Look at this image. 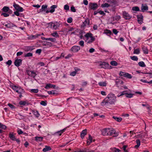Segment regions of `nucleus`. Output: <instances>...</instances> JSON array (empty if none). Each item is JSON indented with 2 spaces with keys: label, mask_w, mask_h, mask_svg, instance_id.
Segmentation results:
<instances>
[{
  "label": "nucleus",
  "mask_w": 152,
  "mask_h": 152,
  "mask_svg": "<svg viewBox=\"0 0 152 152\" xmlns=\"http://www.w3.org/2000/svg\"><path fill=\"white\" fill-rule=\"evenodd\" d=\"M116 99V97L112 94H108L107 97L105 98L102 103V105H105L108 103L110 104H114Z\"/></svg>",
  "instance_id": "nucleus-1"
},
{
  "label": "nucleus",
  "mask_w": 152,
  "mask_h": 152,
  "mask_svg": "<svg viewBox=\"0 0 152 152\" xmlns=\"http://www.w3.org/2000/svg\"><path fill=\"white\" fill-rule=\"evenodd\" d=\"M102 133L104 135L112 136L113 137H116L118 135V133L116 132L115 130L113 128L104 129Z\"/></svg>",
  "instance_id": "nucleus-2"
},
{
  "label": "nucleus",
  "mask_w": 152,
  "mask_h": 152,
  "mask_svg": "<svg viewBox=\"0 0 152 152\" xmlns=\"http://www.w3.org/2000/svg\"><path fill=\"white\" fill-rule=\"evenodd\" d=\"M12 88L14 90L19 94H21L23 92V89L15 86H12Z\"/></svg>",
  "instance_id": "nucleus-3"
},
{
  "label": "nucleus",
  "mask_w": 152,
  "mask_h": 152,
  "mask_svg": "<svg viewBox=\"0 0 152 152\" xmlns=\"http://www.w3.org/2000/svg\"><path fill=\"white\" fill-rule=\"evenodd\" d=\"M119 75L121 76H123L124 77H126L129 79H131L132 78L131 75L128 73H126L121 71L120 72Z\"/></svg>",
  "instance_id": "nucleus-4"
},
{
  "label": "nucleus",
  "mask_w": 152,
  "mask_h": 152,
  "mask_svg": "<svg viewBox=\"0 0 152 152\" xmlns=\"http://www.w3.org/2000/svg\"><path fill=\"white\" fill-rule=\"evenodd\" d=\"M99 66L101 68L106 69L108 68L109 64L106 62H103L100 63Z\"/></svg>",
  "instance_id": "nucleus-5"
},
{
  "label": "nucleus",
  "mask_w": 152,
  "mask_h": 152,
  "mask_svg": "<svg viewBox=\"0 0 152 152\" xmlns=\"http://www.w3.org/2000/svg\"><path fill=\"white\" fill-rule=\"evenodd\" d=\"M26 72L27 74L28 75L34 78L37 75L36 73L34 71H31L29 70H27Z\"/></svg>",
  "instance_id": "nucleus-6"
},
{
  "label": "nucleus",
  "mask_w": 152,
  "mask_h": 152,
  "mask_svg": "<svg viewBox=\"0 0 152 152\" xmlns=\"http://www.w3.org/2000/svg\"><path fill=\"white\" fill-rule=\"evenodd\" d=\"M13 6L15 9L18 11L22 12L23 10L22 7H20L19 5L15 3H14Z\"/></svg>",
  "instance_id": "nucleus-7"
},
{
  "label": "nucleus",
  "mask_w": 152,
  "mask_h": 152,
  "mask_svg": "<svg viewBox=\"0 0 152 152\" xmlns=\"http://www.w3.org/2000/svg\"><path fill=\"white\" fill-rule=\"evenodd\" d=\"M80 49V48L79 46H75L72 47L70 50L73 52H77Z\"/></svg>",
  "instance_id": "nucleus-8"
},
{
  "label": "nucleus",
  "mask_w": 152,
  "mask_h": 152,
  "mask_svg": "<svg viewBox=\"0 0 152 152\" xmlns=\"http://www.w3.org/2000/svg\"><path fill=\"white\" fill-rule=\"evenodd\" d=\"M22 60L21 59H16L15 60L14 64L16 66H19L22 64Z\"/></svg>",
  "instance_id": "nucleus-9"
},
{
  "label": "nucleus",
  "mask_w": 152,
  "mask_h": 152,
  "mask_svg": "<svg viewBox=\"0 0 152 152\" xmlns=\"http://www.w3.org/2000/svg\"><path fill=\"white\" fill-rule=\"evenodd\" d=\"M137 18L138 23L140 24H141L142 23L143 20V16L142 15H138L137 16Z\"/></svg>",
  "instance_id": "nucleus-10"
},
{
  "label": "nucleus",
  "mask_w": 152,
  "mask_h": 152,
  "mask_svg": "<svg viewBox=\"0 0 152 152\" xmlns=\"http://www.w3.org/2000/svg\"><path fill=\"white\" fill-rule=\"evenodd\" d=\"M89 5L90 8L91 9L95 10L97 8V4L96 3H90Z\"/></svg>",
  "instance_id": "nucleus-11"
},
{
  "label": "nucleus",
  "mask_w": 152,
  "mask_h": 152,
  "mask_svg": "<svg viewBox=\"0 0 152 152\" xmlns=\"http://www.w3.org/2000/svg\"><path fill=\"white\" fill-rule=\"evenodd\" d=\"M123 15L124 18L126 19H129L131 18V16L128 13L125 11L123 12Z\"/></svg>",
  "instance_id": "nucleus-12"
},
{
  "label": "nucleus",
  "mask_w": 152,
  "mask_h": 152,
  "mask_svg": "<svg viewBox=\"0 0 152 152\" xmlns=\"http://www.w3.org/2000/svg\"><path fill=\"white\" fill-rule=\"evenodd\" d=\"M75 71L71 72L70 74V75L72 76H74L76 74L77 72L80 70L79 69L77 68L76 67L75 68Z\"/></svg>",
  "instance_id": "nucleus-13"
},
{
  "label": "nucleus",
  "mask_w": 152,
  "mask_h": 152,
  "mask_svg": "<svg viewBox=\"0 0 152 152\" xmlns=\"http://www.w3.org/2000/svg\"><path fill=\"white\" fill-rule=\"evenodd\" d=\"M9 137L12 140L14 141L16 140L15 136L12 132H10L9 134Z\"/></svg>",
  "instance_id": "nucleus-14"
},
{
  "label": "nucleus",
  "mask_w": 152,
  "mask_h": 152,
  "mask_svg": "<svg viewBox=\"0 0 152 152\" xmlns=\"http://www.w3.org/2000/svg\"><path fill=\"white\" fill-rule=\"evenodd\" d=\"M43 46H46L47 47H50L52 46V44L51 43L48 42H44L43 44Z\"/></svg>",
  "instance_id": "nucleus-15"
},
{
  "label": "nucleus",
  "mask_w": 152,
  "mask_h": 152,
  "mask_svg": "<svg viewBox=\"0 0 152 152\" xmlns=\"http://www.w3.org/2000/svg\"><path fill=\"white\" fill-rule=\"evenodd\" d=\"M141 11L144 12L145 10H148V7L147 6H144L143 4L142 5L141 7Z\"/></svg>",
  "instance_id": "nucleus-16"
},
{
  "label": "nucleus",
  "mask_w": 152,
  "mask_h": 152,
  "mask_svg": "<svg viewBox=\"0 0 152 152\" xmlns=\"http://www.w3.org/2000/svg\"><path fill=\"white\" fill-rule=\"evenodd\" d=\"M51 150V148L50 146L48 145H45V148L43 149L42 151L43 152H46L50 150Z\"/></svg>",
  "instance_id": "nucleus-17"
},
{
  "label": "nucleus",
  "mask_w": 152,
  "mask_h": 152,
  "mask_svg": "<svg viewBox=\"0 0 152 152\" xmlns=\"http://www.w3.org/2000/svg\"><path fill=\"white\" fill-rule=\"evenodd\" d=\"M56 86L54 85H53L50 84H47L46 85L45 87V88L47 89L49 88H55L56 87Z\"/></svg>",
  "instance_id": "nucleus-18"
},
{
  "label": "nucleus",
  "mask_w": 152,
  "mask_h": 152,
  "mask_svg": "<svg viewBox=\"0 0 152 152\" xmlns=\"http://www.w3.org/2000/svg\"><path fill=\"white\" fill-rule=\"evenodd\" d=\"M92 138L90 135H89V137L87 140V143L88 145H89L92 142Z\"/></svg>",
  "instance_id": "nucleus-19"
},
{
  "label": "nucleus",
  "mask_w": 152,
  "mask_h": 152,
  "mask_svg": "<svg viewBox=\"0 0 152 152\" xmlns=\"http://www.w3.org/2000/svg\"><path fill=\"white\" fill-rule=\"evenodd\" d=\"M57 7V6L56 5H53L50 8L51 10H50V12L51 13H53L55 11V9Z\"/></svg>",
  "instance_id": "nucleus-20"
},
{
  "label": "nucleus",
  "mask_w": 152,
  "mask_h": 152,
  "mask_svg": "<svg viewBox=\"0 0 152 152\" xmlns=\"http://www.w3.org/2000/svg\"><path fill=\"white\" fill-rule=\"evenodd\" d=\"M142 49L145 54H148V50L146 47L145 46H143L142 47Z\"/></svg>",
  "instance_id": "nucleus-21"
},
{
  "label": "nucleus",
  "mask_w": 152,
  "mask_h": 152,
  "mask_svg": "<svg viewBox=\"0 0 152 152\" xmlns=\"http://www.w3.org/2000/svg\"><path fill=\"white\" fill-rule=\"evenodd\" d=\"M136 143L137 144V145H135L134 146V148H138L140 145V141L139 140H136Z\"/></svg>",
  "instance_id": "nucleus-22"
},
{
  "label": "nucleus",
  "mask_w": 152,
  "mask_h": 152,
  "mask_svg": "<svg viewBox=\"0 0 152 152\" xmlns=\"http://www.w3.org/2000/svg\"><path fill=\"white\" fill-rule=\"evenodd\" d=\"M17 117L19 119H24L25 118V116L23 115H22L20 114H18L17 115Z\"/></svg>",
  "instance_id": "nucleus-23"
},
{
  "label": "nucleus",
  "mask_w": 152,
  "mask_h": 152,
  "mask_svg": "<svg viewBox=\"0 0 152 152\" xmlns=\"http://www.w3.org/2000/svg\"><path fill=\"white\" fill-rule=\"evenodd\" d=\"M5 26L8 28H11L12 27L15 26V25L13 24L8 23L5 25Z\"/></svg>",
  "instance_id": "nucleus-24"
},
{
  "label": "nucleus",
  "mask_w": 152,
  "mask_h": 152,
  "mask_svg": "<svg viewBox=\"0 0 152 152\" xmlns=\"http://www.w3.org/2000/svg\"><path fill=\"white\" fill-rule=\"evenodd\" d=\"M98 84L102 86H106L107 85V83L106 82H100Z\"/></svg>",
  "instance_id": "nucleus-25"
},
{
  "label": "nucleus",
  "mask_w": 152,
  "mask_h": 152,
  "mask_svg": "<svg viewBox=\"0 0 152 152\" xmlns=\"http://www.w3.org/2000/svg\"><path fill=\"white\" fill-rule=\"evenodd\" d=\"M43 137H35V140L37 141H42Z\"/></svg>",
  "instance_id": "nucleus-26"
},
{
  "label": "nucleus",
  "mask_w": 152,
  "mask_h": 152,
  "mask_svg": "<svg viewBox=\"0 0 152 152\" xmlns=\"http://www.w3.org/2000/svg\"><path fill=\"white\" fill-rule=\"evenodd\" d=\"M66 130V128H64L60 131L57 132L56 133L58 134L59 136H60L61 135V134Z\"/></svg>",
  "instance_id": "nucleus-27"
},
{
  "label": "nucleus",
  "mask_w": 152,
  "mask_h": 152,
  "mask_svg": "<svg viewBox=\"0 0 152 152\" xmlns=\"http://www.w3.org/2000/svg\"><path fill=\"white\" fill-rule=\"evenodd\" d=\"M113 118L118 122H121L122 120V118L121 117H117L115 116H113Z\"/></svg>",
  "instance_id": "nucleus-28"
},
{
  "label": "nucleus",
  "mask_w": 152,
  "mask_h": 152,
  "mask_svg": "<svg viewBox=\"0 0 152 152\" xmlns=\"http://www.w3.org/2000/svg\"><path fill=\"white\" fill-rule=\"evenodd\" d=\"M48 6L47 5H43L42 6V8L40 10L41 12L45 11V9H47Z\"/></svg>",
  "instance_id": "nucleus-29"
},
{
  "label": "nucleus",
  "mask_w": 152,
  "mask_h": 152,
  "mask_svg": "<svg viewBox=\"0 0 152 152\" xmlns=\"http://www.w3.org/2000/svg\"><path fill=\"white\" fill-rule=\"evenodd\" d=\"M89 20L88 19H86L85 21L83 22V26H86V24H87L88 25H89Z\"/></svg>",
  "instance_id": "nucleus-30"
},
{
  "label": "nucleus",
  "mask_w": 152,
  "mask_h": 152,
  "mask_svg": "<svg viewBox=\"0 0 152 152\" xmlns=\"http://www.w3.org/2000/svg\"><path fill=\"white\" fill-rule=\"evenodd\" d=\"M92 36V34L91 33H87L85 35V37L88 39L89 38H90V37Z\"/></svg>",
  "instance_id": "nucleus-31"
},
{
  "label": "nucleus",
  "mask_w": 152,
  "mask_h": 152,
  "mask_svg": "<svg viewBox=\"0 0 152 152\" xmlns=\"http://www.w3.org/2000/svg\"><path fill=\"white\" fill-rule=\"evenodd\" d=\"M51 35H52L53 37H59V35L56 31L51 34Z\"/></svg>",
  "instance_id": "nucleus-32"
},
{
  "label": "nucleus",
  "mask_w": 152,
  "mask_h": 152,
  "mask_svg": "<svg viewBox=\"0 0 152 152\" xmlns=\"http://www.w3.org/2000/svg\"><path fill=\"white\" fill-rule=\"evenodd\" d=\"M3 11L5 12H7L9 10V8L7 7H4L2 9Z\"/></svg>",
  "instance_id": "nucleus-33"
},
{
  "label": "nucleus",
  "mask_w": 152,
  "mask_h": 152,
  "mask_svg": "<svg viewBox=\"0 0 152 152\" xmlns=\"http://www.w3.org/2000/svg\"><path fill=\"white\" fill-rule=\"evenodd\" d=\"M139 65L141 67H144L145 66V65L143 61H140L138 63Z\"/></svg>",
  "instance_id": "nucleus-34"
},
{
  "label": "nucleus",
  "mask_w": 152,
  "mask_h": 152,
  "mask_svg": "<svg viewBox=\"0 0 152 152\" xmlns=\"http://www.w3.org/2000/svg\"><path fill=\"white\" fill-rule=\"evenodd\" d=\"M110 6V5L107 3H105L104 4H102L101 5V7H108Z\"/></svg>",
  "instance_id": "nucleus-35"
},
{
  "label": "nucleus",
  "mask_w": 152,
  "mask_h": 152,
  "mask_svg": "<svg viewBox=\"0 0 152 152\" xmlns=\"http://www.w3.org/2000/svg\"><path fill=\"white\" fill-rule=\"evenodd\" d=\"M133 53L134 54H139L140 53V50L139 48L134 49Z\"/></svg>",
  "instance_id": "nucleus-36"
},
{
  "label": "nucleus",
  "mask_w": 152,
  "mask_h": 152,
  "mask_svg": "<svg viewBox=\"0 0 152 152\" xmlns=\"http://www.w3.org/2000/svg\"><path fill=\"white\" fill-rule=\"evenodd\" d=\"M46 40L50 41L52 42H55L56 39L55 38H46Z\"/></svg>",
  "instance_id": "nucleus-37"
},
{
  "label": "nucleus",
  "mask_w": 152,
  "mask_h": 152,
  "mask_svg": "<svg viewBox=\"0 0 152 152\" xmlns=\"http://www.w3.org/2000/svg\"><path fill=\"white\" fill-rule=\"evenodd\" d=\"M110 64L114 66H116L118 65V63L115 61H112L110 63Z\"/></svg>",
  "instance_id": "nucleus-38"
},
{
  "label": "nucleus",
  "mask_w": 152,
  "mask_h": 152,
  "mask_svg": "<svg viewBox=\"0 0 152 152\" xmlns=\"http://www.w3.org/2000/svg\"><path fill=\"white\" fill-rule=\"evenodd\" d=\"M33 56V54L32 53H28L27 54H25L24 56L25 57H31Z\"/></svg>",
  "instance_id": "nucleus-39"
},
{
  "label": "nucleus",
  "mask_w": 152,
  "mask_h": 152,
  "mask_svg": "<svg viewBox=\"0 0 152 152\" xmlns=\"http://www.w3.org/2000/svg\"><path fill=\"white\" fill-rule=\"evenodd\" d=\"M33 113L34 115L37 117H38L40 115V114L37 111H34Z\"/></svg>",
  "instance_id": "nucleus-40"
},
{
  "label": "nucleus",
  "mask_w": 152,
  "mask_h": 152,
  "mask_svg": "<svg viewBox=\"0 0 152 152\" xmlns=\"http://www.w3.org/2000/svg\"><path fill=\"white\" fill-rule=\"evenodd\" d=\"M132 10L136 11H140V9L139 7H132Z\"/></svg>",
  "instance_id": "nucleus-41"
},
{
  "label": "nucleus",
  "mask_w": 152,
  "mask_h": 152,
  "mask_svg": "<svg viewBox=\"0 0 152 152\" xmlns=\"http://www.w3.org/2000/svg\"><path fill=\"white\" fill-rule=\"evenodd\" d=\"M130 58L132 60L135 61H137L138 59V58L137 56H131Z\"/></svg>",
  "instance_id": "nucleus-42"
},
{
  "label": "nucleus",
  "mask_w": 152,
  "mask_h": 152,
  "mask_svg": "<svg viewBox=\"0 0 152 152\" xmlns=\"http://www.w3.org/2000/svg\"><path fill=\"white\" fill-rule=\"evenodd\" d=\"M112 151L113 152H119L120 151V150L115 148H113L112 149Z\"/></svg>",
  "instance_id": "nucleus-43"
},
{
  "label": "nucleus",
  "mask_w": 152,
  "mask_h": 152,
  "mask_svg": "<svg viewBox=\"0 0 152 152\" xmlns=\"http://www.w3.org/2000/svg\"><path fill=\"white\" fill-rule=\"evenodd\" d=\"M133 94H131L126 93V96L127 98H131L133 96Z\"/></svg>",
  "instance_id": "nucleus-44"
},
{
  "label": "nucleus",
  "mask_w": 152,
  "mask_h": 152,
  "mask_svg": "<svg viewBox=\"0 0 152 152\" xmlns=\"http://www.w3.org/2000/svg\"><path fill=\"white\" fill-rule=\"evenodd\" d=\"M0 128L5 129L7 128V126L4 124H1V123H0Z\"/></svg>",
  "instance_id": "nucleus-45"
},
{
  "label": "nucleus",
  "mask_w": 152,
  "mask_h": 152,
  "mask_svg": "<svg viewBox=\"0 0 152 152\" xmlns=\"http://www.w3.org/2000/svg\"><path fill=\"white\" fill-rule=\"evenodd\" d=\"M58 27V26L55 25L54 23H53V25L52 27V28L55 30L57 29Z\"/></svg>",
  "instance_id": "nucleus-46"
},
{
  "label": "nucleus",
  "mask_w": 152,
  "mask_h": 152,
  "mask_svg": "<svg viewBox=\"0 0 152 152\" xmlns=\"http://www.w3.org/2000/svg\"><path fill=\"white\" fill-rule=\"evenodd\" d=\"M64 9L66 10H69V7L68 5L66 4L64 6Z\"/></svg>",
  "instance_id": "nucleus-47"
},
{
  "label": "nucleus",
  "mask_w": 152,
  "mask_h": 152,
  "mask_svg": "<svg viewBox=\"0 0 152 152\" xmlns=\"http://www.w3.org/2000/svg\"><path fill=\"white\" fill-rule=\"evenodd\" d=\"M31 91V92L34 93H37L38 92V89H32Z\"/></svg>",
  "instance_id": "nucleus-48"
},
{
  "label": "nucleus",
  "mask_w": 152,
  "mask_h": 152,
  "mask_svg": "<svg viewBox=\"0 0 152 152\" xmlns=\"http://www.w3.org/2000/svg\"><path fill=\"white\" fill-rule=\"evenodd\" d=\"M72 21V18H69L67 20V22L69 23H71Z\"/></svg>",
  "instance_id": "nucleus-49"
},
{
  "label": "nucleus",
  "mask_w": 152,
  "mask_h": 152,
  "mask_svg": "<svg viewBox=\"0 0 152 152\" xmlns=\"http://www.w3.org/2000/svg\"><path fill=\"white\" fill-rule=\"evenodd\" d=\"M127 147V145H124L123 146L122 148L123 150H124V152H128V151L126 150V148Z\"/></svg>",
  "instance_id": "nucleus-50"
},
{
  "label": "nucleus",
  "mask_w": 152,
  "mask_h": 152,
  "mask_svg": "<svg viewBox=\"0 0 152 152\" xmlns=\"http://www.w3.org/2000/svg\"><path fill=\"white\" fill-rule=\"evenodd\" d=\"M71 11L73 12H75L76 11L75 7L73 6H72L71 7Z\"/></svg>",
  "instance_id": "nucleus-51"
},
{
  "label": "nucleus",
  "mask_w": 152,
  "mask_h": 152,
  "mask_svg": "<svg viewBox=\"0 0 152 152\" xmlns=\"http://www.w3.org/2000/svg\"><path fill=\"white\" fill-rule=\"evenodd\" d=\"M26 104V102L25 101H21L20 102L19 104L21 105H25Z\"/></svg>",
  "instance_id": "nucleus-52"
},
{
  "label": "nucleus",
  "mask_w": 152,
  "mask_h": 152,
  "mask_svg": "<svg viewBox=\"0 0 152 152\" xmlns=\"http://www.w3.org/2000/svg\"><path fill=\"white\" fill-rule=\"evenodd\" d=\"M126 91H123L122 92H121V95H118V97H119V96H122L124 95H126Z\"/></svg>",
  "instance_id": "nucleus-53"
},
{
  "label": "nucleus",
  "mask_w": 152,
  "mask_h": 152,
  "mask_svg": "<svg viewBox=\"0 0 152 152\" xmlns=\"http://www.w3.org/2000/svg\"><path fill=\"white\" fill-rule=\"evenodd\" d=\"M8 106L10 107L11 109H14L15 108V107L12 104L9 103L8 104Z\"/></svg>",
  "instance_id": "nucleus-54"
},
{
  "label": "nucleus",
  "mask_w": 152,
  "mask_h": 152,
  "mask_svg": "<svg viewBox=\"0 0 152 152\" xmlns=\"http://www.w3.org/2000/svg\"><path fill=\"white\" fill-rule=\"evenodd\" d=\"M48 93L49 94H55V93L54 92V91H48Z\"/></svg>",
  "instance_id": "nucleus-55"
},
{
  "label": "nucleus",
  "mask_w": 152,
  "mask_h": 152,
  "mask_svg": "<svg viewBox=\"0 0 152 152\" xmlns=\"http://www.w3.org/2000/svg\"><path fill=\"white\" fill-rule=\"evenodd\" d=\"M104 32L106 34H110L111 33V32L109 30H106Z\"/></svg>",
  "instance_id": "nucleus-56"
},
{
  "label": "nucleus",
  "mask_w": 152,
  "mask_h": 152,
  "mask_svg": "<svg viewBox=\"0 0 152 152\" xmlns=\"http://www.w3.org/2000/svg\"><path fill=\"white\" fill-rule=\"evenodd\" d=\"M1 15H3L4 17H7L9 15V14L5 13H2L1 14Z\"/></svg>",
  "instance_id": "nucleus-57"
},
{
  "label": "nucleus",
  "mask_w": 152,
  "mask_h": 152,
  "mask_svg": "<svg viewBox=\"0 0 152 152\" xmlns=\"http://www.w3.org/2000/svg\"><path fill=\"white\" fill-rule=\"evenodd\" d=\"M87 131V130L86 129H85L82 131L81 133L85 135L86 134Z\"/></svg>",
  "instance_id": "nucleus-58"
},
{
  "label": "nucleus",
  "mask_w": 152,
  "mask_h": 152,
  "mask_svg": "<svg viewBox=\"0 0 152 152\" xmlns=\"http://www.w3.org/2000/svg\"><path fill=\"white\" fill-rule=\"evenodd\" d=\"M36 38L35 35H31L29 37V38L33 39H36Z\"/></svg>",
  "instance_id": "nucleus-59"
},
{
  "label": "nucleus",
  "mask_w": 152,
  "mask_h": 152,
  "mask_svg": "<svg viewBox=\"0 0 152 152\" xmlns=\"http://www.w3.org/2000/svg\"><path fill=\"white\" fill-rule=\"evenodd\" d=\"M12 61L11 60H9L7 62L6 64L9 66L11 64Z\"/></svg>",
  "instance_id": "nucleus-60"
},
{
  "label": "nucleus",
  "mask_w": 152,
  "mask_h": 152,
  "mask_svg": "<svg viewBox=\"0 0 152 152\" xmlns=\"http://www.w3.org/2000/svg\"><path fill=\"white\" fill-rule=\"evenodd\" d=\"M40 104L44 106H45L47 105V103L44 101H42L40 102Z\"/></svg>",
  "instance_id": "nucleus-61"
},
{
  "label": "nucleus",
  "mask_w": 152,
  "mask_h": 152,
  "mask_svg": "<svg viewBox=\"0 0 152 152\" xmlns=\"http://www.w3.org/2000/svg\"><path fill=\"white\" fill-rule=\"evenodd\" d=\"M84 42L83 41L81 40L79 42V45L82 46H84Z\"/></svg>",
  "instance_id": "nucleus-62"
},
{
  "label": "nucleus",
  "mask_w": 152,
  "mask_h": 152,
  "mask_svg": "<svg viewBox=\"0 0 152 152\" xmlns=\"http://www.w3.org/2000/svg\"><path fill=\"white\" fill-rule=\"evenodd\" d=\"M113 31L115 34H116L118 32V31H117V30L115 29H113Z\"/></svg>",
  "instance_id": "nucleus-63"
},
{
  "label": "nucleus",
  "mask_w": 152,
  "mask_h": 152,
  "mask_svg": "<svg viewBox=\"0 0 152 152\" xmlns=\"http://www.w3.org/2000/svg\"><path fill=\"white\" fill-rule=\"evenodd\" d=\"M23 54V53L22 52H19L17 53V56H19Z\"/></svg>",
  "instance_id": "nucleus-64"
}]
</instances>
